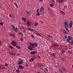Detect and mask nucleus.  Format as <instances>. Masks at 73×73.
<instances>
[{
    "label": "nucleus",
    "mask_w": 73,
    "mask_h": 73,
    "mask_svg": "<svg viewBox=\"0 0 73 73\" xmlns=\"http://www.w3.org/2000/svg\"><path fill=\"white\" fill-rule=\"evenodd\" d=\"M19 68L20 69H23L24 68V67H23L22 65H20L19 66Z\"/></svg>",
    "instance_id": "obj_11"
},
{
    "label": "nucleus",
    "mask_w": 73,
    "mask_h": 73,
    "mask_svg": "<svg viewBox=\"0 0 73 73\" xmlns=\"http://www.w3.org/2000/svg\"><path fill=\"white\" fill-rule=\"evenodd\" d=\"M19 34L20 35V36H23V34L21 33H19Z\"/></svg>",
    "instance_id": "obj_31"
},
{
    "label": "nucleus",
    "mask_w": 73,
    "mask_h": 73,
    "mask_svg": "<svg viewBox=\"0 0 73 73\" xmlns=\"http://www.w3.org/2000/svg\"><path fill=\"white\" fill-rule=\"evenodd\" d=\"M10 54L11 55H12V56H15L16 54V53L15 52H11L10 53Z\"/></svg>",
    "instance_id": "obj_9"
},
{
    "label": "nucleus",
    "mask_w": 73,
    "mask_h": 73,
    "mask_svg": "<svg viewBox=\"0 0 73 73\" xmlns=\"http://www.w3.org/2000/svg\"><path fill=\"white\" fill-rule=\"evenodd\" d=\"M28 29H29V30H30V31H33V30L32 29H31L30 28H28Z\"/></svg>",
    "instance_id": "obj_39"
},
{
    "label": "nucleus",
    "mask_w": 73,
    "mask_h": 73,
    "mask_svg": "<svg viewBox=\"0 0 73 73\" xmlns=\"http://www.w3.org/2000/svg\"><path fill=\"white\" fill-rule=\"evenodd\" d=\"M64 28H66V29H67V27H66V26H65L64 27Z\"/></svg>",
    "instance_id": "obj_60"
},
{
    "label": "nucleus",
    "mask_w": 73,
    "mask_h": 73,
    "mask_svg": "<svg viewBox=\"0 0 73 73\" xmlns=\"http://www.w3.org/2000/svg\"><path fill=\"white\" fill-rule=\"evenodd\" d=\"M49 37H50V38H52V36H51L50 35V36Z\"/></svg>",
    "instance_id": "obj_56"
},
{
    "label": "nucleus",
    "mask_w": 73,
    "mask_h": 73,
    "mask_svg": "<svg viewBox=\"0 0 73 73\" xmlns=\"http://www.w3.org/2000/svg\"><path fill=\"white\" fill-rule=\"evenodd\" d=\"M38 24V23L37 22H35L34 24V26H37Z\"/></svg>",
    "instance_id": "obj_23"
},
{
    "label": "nucleus",
    "mask_w": 73,
    "mask_h": 73,
    "mask_svg": "<svg viewBox=\"0 0 73 73\" xmlns=\"http://www.w3.org/2000/svg\"><path fill=\"white\" fill-rule=\"evenodd\" d=\"M16 47L17 48V49H21V47H20L18 46H16Z\"/></svg>",
    "instance_id": "obj_29"
},
{
    "label": "nucleus",
    "mask_w": 73,
    "mask_h": 73,
    "mask_svg": "<svg viewBox=\"0 0 73 73\" xmlns=\"http://www.w3.org/2000/svg\"><path fill=\"white\" fill-rule=\"evenodd\" d=\"M25 66H26V67H28V64H25Z\"/></svg>",
    "instance_id": "obj_46"
},
{
    "label": "nucleus",
    "mask_w": 73,
    "mask_h": 73,
    "mask_svg": "<svg viewBox=\"0 0 73 73\" xmlns=\"http://www.w3.org/2000/svg\"><path fill=\"white\" fill-rule=\"evenodd\" d=\"M55 46H58V44H55Z\"/></svg>",
    "instance_id": "obj_54"
},
{
    "label": "nucleus",
    "mask_w": 73,
    "mask_h": 73,
    "mask_svg": "<svg viewBox=\"0 0 73 73\" xmlns=\"http://www.w3.org/2000/svg\"><path fill=\"white\" fill-rule=\"evenodd\" d=\"M34 46H35V47H37V46H38V44L36 43V42H34Z\"/></svg>",
    "instance_id": "obj_14"
},
{
    "label": "nucleus",
    "mask_w": 73,
    "mask_h": 73,
    "mask_svg": "<svg viewBox=\"0 0 73 73\" xmlns=\"http://www.w3.org/2000/svg\"><path fill=\"white\" fill-rule=\"evenodd\" d=\"M30 46L33 48H35V46H34V43H33L31 42H30Z\"/></svg>",
    "instance_id": "obj_5"
},
{
    "label": "nucleus",
    "mask_w": 73,
    "mask_h": 73,
    "mask_svg": "<svg viewBox=\"0 0 73 73\" xmlns=\"http://www.w3.org/2000/svg\"><path fill=\"white\" fill-rule=\"evenodd\" d=\"M35 60V58H32L30 59V62H33V60Z\"/></svg>",
    "instance_id": "obj_16"
},
{
    "label": "nucleus",
    "mask_w": 73,
    "mask_h": 73,
    "mask_svg": "<svg viewBox=\"0 0 73 73\" xmlns=\"http://www.w3.org/2000/svg\"><path fill=\"white\" fill-rule=\"evenodd\" d=\"M66 30L67 31V32H69V29H66Z\"/></svg>",
    "instance_id": "obj_51"
},
{
    "label": "nucleus",
    "mask_w": 73,
    "mask_h": 73,
    "mask_svg": "<svg viewBox=\"0 0 73 73\" xmlns=\"http://www.w3.org/2000/svg\"><path fill=\"white\" fill-rule=\"evenodd\" d=\"M61 52L62 53H65V51L64 50H61Z\"/></svg>",
    "instance_id": "obj_32"
},
{
    "label": "nucleus",
    "mask_w": 73,
    "mask_h": 73,
    "mask_svg": "<svg viewBox=\"0 0 73 73\" xmlns=\"http://www.w3.org/2000/svg\"><path fill=\"white\" fill-rule=\"evenodd\" d=\"M68 53H70V54H73V53L72 52L70 51H68Z\"/></svg>",
    "instance_id": "obj_35"
},
{
    "label": "nucleus",
    "mask_w": 73,
    "mask_h": 73,
    "mask_svg": "<svg viewBox=\"0 0 73 73\" xmlns=\"http://www.w3.org/2000/svg\"><path fill=\"white\" fill-rule=\"evenodd\" d=\"M62 60H63V61H64V58H62Z\"/></svg>",
    "instance_id": "obj_61"
},
{
    "label": "nucleus",
    "mask_w": 73,
    "mask_h": 73,
    "mask_svg": "<svg viewBox=\"0 0 73 73\" xmlns=\"http://www.w3.org/2000/svg\"><path fill=\"white\" fill-rule=\"evenodd\" d=\"M9 47L11 49H13V47L11 45H9Z\"/></svg>",
    "instance_id": "obj_24"
},
{
    "label": "nucleus",
    "mask_w": 73,
    "mask_h": 73,
    "mask_svg": "<svg viewBox=\"0 0 73 73\" xmlns=\"http://www.w3.org/2000/svg\"><path fill=\"white\" fill-rule=\"evenodd\" d=\"M31 37L32 38H35V37L33 36V35H31Z\"/></svg>",
    "instance_id": "obj_49"
},
{
    "label": "nucleus",
    "mask_w": 73,
    "mask_h": 73,
    "mask_svg": "<svg viewBox=\"0 0 73 73\" xmlns=\"http://www.w3.org/2000/svg\"><path fill=\"white\" fill-rule=\"evenodd\" d=\"M44 8L43 7L41 6L40 8V10L39 11V13L41 15H44Z\"/></svg>",
    "instance_id": "obj_1"
},
{
    "label": "nucleus",
    "mask_w": 73,
    "mask_h": 73,
    "mask_svg": "<svg viewBox=\"0 0 73 73\" xmlns=\"http://www.w3.org/2000/svg\"><path fill=\"white\" fill-rule=\"evenodd\" d=\"M27 25L29 27H30L31 25V23L29 21H28L27 23Z\"/></svg>",
    "instance_id": "obj_12"
},
{
    "label": "nucleus",
    "mask_w": 73,
    "mask_h": 73,
    "mask_svg": "<svg viewBox=\"0 0 73 73\" xmlns=\"http://www.w3.org/2000/svg\"><path fill=\"white\" fill-rule=\"evenodd\" d=\"M56 1L59 3H63L64 2L63 0H56Z\"/></svg>",
    "instance_id": "obj_10"
},
{
    "label": "nucleus",
    "mask_w": 73,
    "mask_h": 73,
    "mask_svg": "<svg viewBox=\"0 0 73 73\" xmlns=\"http://www.w3.org/2000/svg\"><path fill=\"white\" fill-rule=\"evenodd\" d=\"M10 36H12V37H14V38H15V37H16V36H15V35L12 34H10Z\"/></svg>",
    "instance_id": "obj_20"
},
{
    "label": "nucleus",
    "mask_w": 73,
    "mask_h": 73,
    "mask_svg": "<svg viewBox=\"0 0 73 73\" xmlns=\"http://www.w3.org/2000/svg\"><path fill=\"white\" fill-rule=\"evenodd\" d=\"M54 53H52V54H51V56H54Z\"/></svg>",
    "instance_id": "obj_47"
},
{
    "label": "nucleus",
    "mask_w": 73,
    "mask_h": 73,
    "mask_svg": "<svg viewBox=\"0 0 73 73\" xmlns=\"http://www.w3.org/2000/svg\"><path fill=\"white\" fill-rule=\"evenodd\" d=\"M63 23H64V24L65 25V26H66V27H68L69 26V24H68V23L66 22V21H63Z\"/></svg>",
    "instance_id": "obj_6"
},
{
    "label": "nucleus",
    "mask_w": 73,
    "mask_h": 73,
    "mask_svg": "<svg viewBox=\"0 0 73 73\" xmlns=\"http://www.w3.org/2000/svg\"><path fill=\"white\" fill-rule=\"evenodd\" d=\"M44 73H46V72L44 70Z\"/></svg>",
    "instance_id": "obj_59"
},
{
    "label": "nucleus",
    "mask_w": 73,
    "mask_h": 73,
    "mask_svg": "<svg viewBox=\"0 0 73 73\" xmlns=\"http://www.w3.org/2000/svg\"><path fill=\"white\" fill-rule=\"evenodd\" d=\"M37 73H40V72H37Z\"/></svg>",
    "instance_id": "obj_64"
},
{
    "label": "nucleus",
    "mask_w": 73,
    "mask_h": 73,
    "mask_svg": "<svg viewBox=\"0 0 73 73\" xmlns=\"http://www.w3.org/2000/svg\"><path fill=\"white\" fill-rule=\"evenodd\" d=\"M64 8H67V6H66V5H65L64 6Z\"/></svg>",
    "instance_id": "obj_53"
},
{
    "label": "nucleus",
    "mask_w": 73,
    "mask_h": 73,
    "mask_svg": "<svg viewBox=\"0 0 73 73\" xmlns=\"http://www.w3.org/2000/svg\"><path fill=\"white\" fill-rule=\"evenodd\" d=\"M24 62L23 60H21L20 61H19L18 62V64L19 65H22L23 64V63Z\"/></svg>",
    "instance_id": "obj_7"
},
{
    "label": "nucleus",
    "mask_w": 73,
    "mask_h": 73,
    "mask_svg": "<svg viewBox=\"0 0 73 73\" xmlns=\"http://www.w3.org/2000/svg\"><path fill=\"white\" fill-rule=\"evenodd\" d=\"M17 55H18V56H20V54H17Z\"/></svg>",
    "instance_id": "obj_62"
},
{
    "label": "nucleus",
    "mask_w": 73,
    "mask_h": 73,
    "mask_svg": "<svg viewBox=\"0 0 73 73\" xmlns=\"http://www.w3.org/2000/svg\"><path fill=\"white\" fill-rule=\"evenodd\" d=\"M40 23H41V24H43V22L41 21H40Z\"/></svg>",
    "instance_id": "obj_50"
},
{
    "label": "nucleus",
    "mask_w": 73,
    "mask_h": 73,
    "mask_svg": "<svg viewBox=\"0 0 73 73\" xmlns=\"http://www.w3.org/2000/svg\"><path fill=\"white\" fill-rule=\"evenodd\" d=\"M45 70L46 72H48V69L47 68H45Z\"/></svg>",
    "instance_id": "obj_40"
},
{
    "label": "nucleus",
    "mask_w": 73,
    "mask_h": 73,
    "mask_svg": "<svg viewBox=\"0 0 73 73\" xmlns=\"http://www.w3.org/2000/svg\"><path fill=\"white\" fill-rule=\"evenodd\" d=\"M62 69L64 72H66V70L65 69V68L64 67H63L62 68Z\"/></svg>",
    "instance_id": "obj_30"
},
{
    "label": "nucleus",
    "mask_w": 73,
    "mask_h": 73,
    "mask_svg": "<svg viewBox=\"0 0 73 73\" xmlns=\"http://www.w3.org/2000/svg\"><path fill=\"white\" fill-rule=\"evenodd\" d=\"M63 32L64 33V34H68V32H67V31L65 30L63 31Z\"/></svg>",
    "instance_id": "obj_25"
},
{
    "label": "nucleus",
    "mask_w": 73,
    "mask_h": 73,
    "mask_svg": "<svg viewBox=\"0 0 73 73\" xmlns=\"http://www.w3.org/2000/svg\"><path fill=\"white\" fill-rule=\"evenodd\" d=\"M11 44L14 46H16L17 45V42L16 41H12L11 43Z\"/></svg>",
    "instance_id": "obj_2"
},
{
    "label": "nucleus",
    "mask_w": 73,
    "mask_h": 73,
    "mask_svg": "<svg viewBox=\"0 0 73 73\" xmlns=\"http://www.w3.org/2000/svg\"><path fill=\"white\" fill-rule=\"evenodd\" d=\"M14 4L15 5L16 7H17V8H19V6H18V5H17V4L15 2L14 3Z\"/></svg>",
    "instance_id": "obj_21"
},
{
    "label": "nucleus",
    "mask_w": 73,
    "mask_h": 73,
    "mask_svg": "<svg viewBox=\"0 0 73 73\" xmlns=\"http://www.w3.org/2000/svg\"><path fill=\"white\" fill-rule=\"evenodd\" d=\"M21 28H24V27H23V26H21Z\"/></svg>",
    "instance_id": "obj_63"
},
{
    "label": "nucleus",
    "mask_w": 73,
    "mask_h": 73,
    "mask_svg": "<svg viewBox=\"0 0 73 73\" xmlns=\"http://www.w3.org/2000/svg\"><path fill=\"white\" fill-rule=\"evenodd\" d=\"M27 14L28 15H31V14H32V13H31V11H29L28 12H27Z\"/></svg>",
    "instance_id": "obj_17"
},
{
    "label": "nucleus",
    "mask_w": 73,
    "mask_h": 73,
    "mask_svg": "<svg viewBox=\"0 0 73 73\" xmlns=\"http://www.w3.org/2000/svg\"><path fill=\"white\" fill-rule=\"evenodd\" d=\"M36 35H37L38 36H41H41L40 34H37V33H36Z\"/></svg>",
    "instance_id": "obj_38"
},
{
    "label": "nucleus",
    "mask_w": 73,
    "mask_h": 73,
    "mask_svg": "<svg viewBox=\"0 0 73 73\" xmlns=\"http://www.w3.org/2000/svg\"><path fill=\"white\" fill-rule=\"evenodd\" d=\"M5 66H8V64H7V63H5Z\"/></svg>",
    "instance_id": "obj_44"
},
{
    "label": "nucleus",
    "mask_w": 73,
    "mask_h": 73,
    "mask_svg": "<svg viewBox=\"0 0 73 73\" xmlns=\"http://www.w3.org/2000/svg\"><path fill=\"white\" fill-rule=\"evenodd\" d=\"M13 29H14L15 32H18V29L17 28H15Z\"/></svg>",
    "instance_id": "obj_19"
},
{
    "label": "nucleus",
    "mask_w": 73,
    "mask_h": 73,
    "mask_svg": "<svg viewBox=\"0 0 73 73\" xmlns=\"http://www.w3.org/2000/svg\"><path fill=\"white\" fill-rule=\"evenodd\" d=\"M64 37L65 39H67V36H66V35L64 36Z\"/></svg>",
    "instance_id": "obj_42"
},
{
    "label": "nucleus",
    "mask_w": 73,
    "mask_h": 73,
    "mask_svg": "<svg viewBox=\"0 0 73 73\" xmlns=\"http://www.w3.org/2000/svg\"><path fill=\"white\" fill-rule=\"evenodd\" d=\"M51 46H55L56 45H55V44H53L52 45H51Z\"/></svg>",
    "instance_id": "obj_41"
},
{
    "label": "nucleus",
    "mask_w": 73,
    "mask_h": 73,
    "mask_svg": "<svg viewBox=\"0 0 73 73\" xmlns=\"http://www.w3.org/2000/svg\"><path fill=\"white\" fill-rule=\"evenodd\" d=\"M36 53V52H32V51H31V54H35V53Z\"/></svg>",
    "instance_id": "obj_28"
},
{
    "label": "nucleus",
    "mask_w": 73,
    "mask_h": 73,
    "mask_svg": "<svg viewBox=\"0 0 73 73\" xmlns=\"http://www.w3.org/2000/svg\"><path fill=\"white\" fill-rule=\"evenodd\" d=\"M23 32L24 33H25V32H26V31L25 30H24L23 31Z\"/></svg>",
    "instance_id": "obj_58"
},
{
    "label": "nucleus",
    "mask_w": 73,
    "mask_h": 73,
    "mask_svg": "<svg viewBox=\"0 0 73 73\" xmlns=\"http://www.w3.org/2000/svg\"><path fill=\"white\" fill-rule=\"evenodd\" d=\"M50 7H54V5L52 3H51L50 5Z\"/></svg>",
    "instance_id": "obj_36"
},
{
    "label": "nucleus",
    "mask_w": 73,
    "mask_h": 73,
    "mask_svg": "<svg viewBox=\"0 0 73 73\" xmlns=\"http://www.w3.org/2000/svg\"><path fill=\"white\" fill-rule=\"evenodd\" d=\"M58 71L60 73H62L63 72L62 71L61 69H59Z\"/></svg>",
    "instance_id": "obj_26"
},
{
    "label": "nucleus",
    "mask_w": 73,
    "mask_h": 73,
    "mask_svg": "<svg viewBox=\"0 0 73 73\" xmlns=\"http://www.w3.org/2000/svg\"><path fill=\"white\" fill-rule=\"evenodd\" d=\"M61 13L62 15H66V13L64 12L63 11H61Z\"/></svg>",
    "instance_id": "obj_15"
},
{
    "label": "nucleus",
    "mask_w": 73,
    "mask_h": 73,
    "mask_svg": "<svg viewBox=\"0 0 73 73\" xmlns=\"http://www.w3.org/2000/svg\"><path fill=\"white\" fill-rule=\"evenodd\" d=\"M68 38L67 39L66 41L68 42H70L69 40H71L73 38V37L71 36H68Z\"/></svg>",
    "instance_id": "obj_3"
},
{
    "label": "nucleus",
    "mask_w": 73,
    "mask_h": 73,
    "mask_svg": "<svg viewBox=\"0 0 73 73\" xmlns=\"http://www.w3.org/2000/svg\"><path fill=\"white\" fill-rule=\"evenodd\" d=\"M44 0H39V1H42Z\"/></svg>",
    "instance_id": "obj_55"
},
{
    "label": "nucleus",
    "mask_w": 73,
    "mask_h": 73,
    "mask_svg": "<svg viewBox=\"0 0 73 73\" xmlns=\"http://www.w3.org/2000/svg\"><path fill=\"white\" fill-rule=\"evenodd\" d=\"M27 48L28 49L30 50H32L33 49V48L31 46L29 45L27 46Z\"/></svg>",
    "instance_id": "obj_4"
},
{
    "label": "nucleus",
    "mask_w": 73,
    "mask_h": 73,
    "mask_svg": "<svg viewBox=\"0 0 73 73\" xmlns=\"http://www.w3.org/2000/svg\"><path fill=\"white\" fill-rule=\"evenodd\" d=\"M22 20H23V21H26V19L24 17L22 18Z\"/></svg>",
    "instance_id": "obj_27"
},
{
    "label": "nucleus",
    "mask_w": 73,
    "mask_h": 73,
    "mask_svg": "<svg viewBox=\"0 0 73 73\" xmlns=\"http://www.w3.org/2000/svg\"><path fill=\"white\" fill-rule=\"evenodd\" d=\"M12 27L13 28V29H14V28H15V26L12 25Z\"/></svg>",
    "instance_id": "obj_34"
},
{
    "label": "nucleus",
    "mask_w": 73,
    "mask_h": 73,
    "mask_svg": "<svg viewBox=\"0 0 73 73\" xmlns=\"http://www.w3.org/2000/svg\"><path fill=\"white\" fill-rule=\"evenodd\" d=\"M20 41H23V39L22 38H21L20 39Z\"/></svg>",
    "instance_id": "obj_48"
},
{
    "label": "nucleus",
    "mask_w": 73,
    "mask_h": 73,
    "mask_svg": "<svg viewBox=\"0 0 73 73\" xmlns=\"http://www.w3.org/2000/svg\"><path fill=\"white\" fill-rule=\"evenodd\" d=\"M9 17H10V18H12L13 19V16L12 14L11 13L9 14Z\"/></svg>",
    "instance_id": "obj_13"
},
{
    "label": "nucleus",
    "mask_w": 73,
    "mask_h": 73,
    "mask_svg": "<svg viewBox=\"0 0 73 73\" xmlns=\"http://www.w3.org/2000/svg\"><path fill=\"white\" fill-rule=\"evenodd\" d=\"M47 36H48V37H49L50 36V35H47Z\"/></svg>",
    "instance_id": "obj_57"
},
{
    "label": "nucleus",
    "mask_w": 73,
    "mask_h": 73,
    "mask_svg": "<svg viewBox=\"0 0 73 73\" xmlns=\"http://www.w3.org/2000/svg\"><path fill=\"white\" fill-rule=\"evenodd\" d=\"M72 23H73L72 21H71V23H70L69 25L70 27V28H72Z\"/></svg>",
    "instance_id": "obj_18"
},
{
    "label": "nucleus",
    "mask_w": 73,
    "mask_h": 73,
    "mask_svg": "<svg viewBox=\"0 0 73 73\" xmlns=\"http://www.w3.org/2000/svg\"><path fill=\"white\" fill-rule=\"evenodd\" d=\"M20 71L19 70H16V72H17V73H20Z\"/></svg>",
    "instance_id": "obj_33"
},
{
    "label": "nucleus",
    "mask_w": 73,
    "mask_h": 73,
    "mask_svg": "<svg viewBox=\"0 0 73 73\" xmlns=\"http://www.w3.org/2000/svg\"><path fill=\"white\" fill-rule=\"evenodd\" d=\"M36 15H37V16L40 15V14L39 13V9H37Z\"/></svg>",
    "instance_id": "obj_8"
},
{
    "label": "nucleus",
    "mask_w": 73,
    "mask_h": 73,
    "mask_svg": "<svg viewBox=\"0 0 73 73\" xmlns=\"http://www.w3.org/2000/svg\"><path fill=\"white\" fill-rule=\"evenodd\" d=\"M70 44L71 45H73V41H72L71 42H70Z\"/></svg>",
    "instance_id": "obj_43"
},
{
    "label": "nucleus",
    "mask_w": 73,
    "mask_h": 73,
    "mask_svg": "<svg viewBox=\"0 0 73 73\" xmlns=\"http://www.w3.org/2000/svg\"><path fill=\"white\" fill-rule=\"evenodd\" d=\"M37 65L38 66H40V67H43L42 65V64H40L39 63H38Z\"/></svg>",
    "instance_id": "obj_22"
},
{
    "label": "nucleus",
    "mask_w": 73,
    "mask_h": 73,
    "mask_svg": "<svg viewBox=\"0 0 73 73\" xmlns=\"http://www.w3.org/2000/svg\"><path fill=\"white\" fill-rule=\"evenodd\" d=\"M52 1L53 4H54L55 3V1H54V0H52Z\"/></svg>",
    "instance_id": "obj_45"
},
{
    "label": "nucleus",
    "mask_w": 73,
    "mask_h": 73,
    "mask_svg": "<svg viewBox=\"0 0 73 73\" xmlns=\"http://www.w3.org/2000/svg\"><path fill=\"white\" fill-rule=\"evenodd\" d=\"M3 24H4V23H3V22H1L0 23V25L2 26V25H3Z\"/></svg>",
    "instance_id": "obj_37"
},
{
    "label": "nucleus",
    "mask_w": 73,
    "mask_h": 73,
    "mask_svg": "<svg viewBox=\"0 0 73 73\" xmlns=\"http://www.w3.org/2000/svg\"><path fill=\"white\" fill-rule=\"evenodd\" d=\"M40 70H42V69L43 70L42 67H40Z\"/></svg>",
    "instance_id": "obj_52"
}]
</instances>
